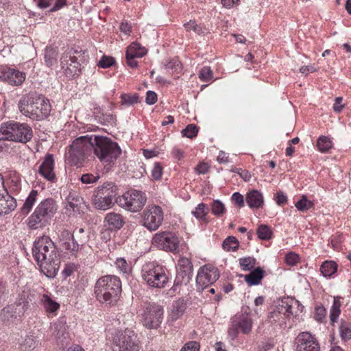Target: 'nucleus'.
Segmentation results:
<instances>
[{
	"instance_id": "nucleus-1",
	"label": "nucleus",
	"mask_w": 351,
	"mask_h": 351,
	"mask_svg": "<svg viewBox=\"0 0 351 351\" xmlns=\"http://www.w3.org/2000/svg\"><path fill=\"white\" fill-rule=\"evenodd\" d=\"M93 150L101 162H113L121 154L118 144L108 137L83 136L74 140L66 154V160L73 165H81Z\"/></svg>"
},
{
	"instance_id": "nucleus-2",
	"label": "nucleus",
	"mask_w": 351,
	"mask_h": 351,
	"mask_svg": "<svg viewBox=\"0 0 351 351\" xmlns=\"http://www.w3.org/2000/svg\"><path fill=\"white\" fill-rule=\"evenodd\" d=\"M32 254L45 275L53 278L57 274L60 263L59 254L49 237L43 236L34 241Z\"/></svg>"
},
{
	"instance_id": "nucleus-3",
	"label": "nucleus",
	"mask_w": 351,
	"mask_h": 351,
	"mask_svg": "<svg viewBox=\"0 0 351 351\" xmlns=\"http://www.w3.org/2000/svg\"><path fill=\"white\" fill-rule=\"evenodd\" d=\"M21 112L32 119L41 120L47 118L51 112L49 99L36 93L23 96L19 103Z\"/></svg>"
},
{
	"instance_id": "nucleus-4",
	"label": "nucleus",
	"mask_w": 351,
	"mask_h": 351,
	"mask_svg": "<svg viewBox=\"0 0 351 351\" xmlns=\"http://www.w3.org/2000/svg\"><path fill=\"white\" fill-rule=\"evenodd\" d=\"M121 292V283L115 276L108 275L97 280L95 286V294L101 303L111 304L117 300Z\"/></svg>"
},
{
	"instance_id": "nucleus-5",
	"label": "nucleus",
	"mask_w": 351,
	"mask_h": 351,
	"mask_svg": "<svg viewBox=\"0 0 351 351\" xmlns=\"http://www.w3.org/2000/svg\"><path fill=\"white\" fill-rule=\"evenodd\" d=\"M57 209L58 205L53 199L47 198L41 201L27 219L29 228L36 230L46 226Z\"/></svg>"
},
{
	"instance_id": "nucleus-6",
	"label": "nucleus",
	"mask_w": 351,
	"mask_h": 351,
	"mask_svg": "<svg viewBox=\"0 0 351 351\" xmlns=\"http://www.w3.org/2000/svg\"><path fill=\"white\" fill-rule=\"evenodd\" d=\"M33 136L32 128L25 123L8 122L0 128V141H12L23 143L29 141Z\"/></svg>"
},
{
	"instance_id": "nucleus-7",
	"label": "nucleus",
	"mask_w": 351,
	"mask_h": 351,
	"mask_svg": "<svg viewBox=\"0 0 351 351\" xmlns=\"http://www.w3.org/2000/svg\"><path fill=\"white\" fill-rule=\"evenodd\" d=\"M141 276L147 285L152 288H164L169 282L165 268L154 263L144 265L141 270Z\"/></svg>"
},
{
	"instance_id": "nucleus-8",
	"label": "nucleus",
	"mask_w": 351,
	"mask_h": 351,
	"mask_svg": "<svg viewBox=\"0 0 351 351\" xmlns=\"http://www.w3.org/2000/svg\"><path fill=\"white\" fill-rule=\"evenodd\" d=\"M118 204L123 208L132 213L142 210L147 202V197L141 191L132 189L128 191L117 199Z\"/></svg>"
},
{
	"instance_id": "nucleus-9",
	"label": "nucleus",
	"mask_w": 351,
	"mask_h": 351,
	"mask_svg": "<svg viewBox=\"0 0 351 351\" xmlns=\"http://www.w3.org/2000/svg\"><path fill=\"white\" fill-rule=\"evenodd\" d=\"M115 351H139L137 336L133 330L119 331L113 337Z\"/></svg>"
},
{
	"instance_id": "nucleus-10",
	"label": "nucleus",
	"mask_w": 351,
	"mask_h": 351,
	"mask_svg": "<svg viewBox=\"0 0 351 351\" xmlns=\"http://www.w3.org/2000/svg\"><path fill=\"white\" fill-rule=\"evenodd\" d=\"M162 315L163 309L161 306L155 303H147L142 314V324L149 329L157 328L162 322Z\"/></svg>"
},
{
	"instance_id": "nucleus-11",
	"label": "nucleus",
	"mask_w": 351,
	"mask_h": 351,
	"mask_svg": "<svg viewBox=\"0 0 351 351\" xmlns=\"http://www.w3.org/2000/svg\"><path fill=\"white\" fill-rule=\"evenodd\" d=\"M164 214L160 206L149 205L143 215V225L149 230H156L162 224Z\"/></svg>"
},
{
	"instance_id": "nucleus-12",
	"label": "nucleus",
	"mask_w": 351,
	"mask_h": 351,
	"mask_svg": "<svg viewBox=\"0 0 351 351\" xmlns=\"http://www.w3.org/2000/svg\"><path fill=\"white\" fill-rule=\"evenodd\" d=\"M152 243L160 250L175 252L178 249L180 241L174 233L165 231L156 233L152 238Z\"/></svg>"
},
{
	"instance_id": "nucleus-13",
	"label": "nucleus",
	"mask_w": 351,
	"mask_h": 351,
	"mask_svg": "<svg viewBox=\"0 0 351 351\" xmlns=\"http://www.w3.org/2000/svg\"><path fill=\"white\" fill-rule=\"evenodd\" d=\"M219 278V272L217 267L211 265L202 267L196 277L197 288L204 290L206 287L214 283Z\"/></svg>"
},
{
	"instance_id": "nucleus-14",
	"label": "nucleus",
	"mask_w": 351,
	"mask_h": 351,
	"mask_svg": "<svg viewBox=\"0 0 351 351\" xmlns=\"http://www.w3.org/2000/svg\"><path fill=\"white\" fill-rule=\"evenodd\" d=\"M252 321L247 315H236L232 319L228 335L234 339L239 334V329H241L243 334H249L252 330Z\"/></svg>"
},
{
	"instance_id": "nucleus-15",
	"label": "nucleus",
	"mask_w": 351,
	"mask_h": 351,
	"mask_svg": "<svg viewBox=\"0 0 351 351\" xmlns=\"http://www.w3.org/2000/svg\"><path fill=\"white\" fill-rule=\"evenodd\" d=\"M295 351H320L316 337L308 332H300L295 339Z\"/></svg>"
},
{
	"instance_id": "nucleus-16",
	"label": "nucleus",
	"mask_w": 351,
	"mask_h": 351,
	"mask_svg": "<svg viewBox=\"0 0 351 351\" xmlns=\"http://www.w3.org/2000/svg\"><path fill=\"white\" fill-rule=\"evenodd\" d=\"M88 234L84 228H75L73 232L72 242L64 243V250L75 254L79 251L80 247H83L88 242Z\"/></svg>"
},
{
	"instance_id": "nucleus-17",
	"label": "nucleus",
	"mask_w": 351,
	"mask_h": 351,
	"mask_svg": "<svg viewBox=\"0 0 351 351\" xmlns=\"http://www.w3.org/2000/svg\"><path fill=\"white\" fill-rule=\"evenodd\" d=\"M0 79L10 85L19 86L24 82L25 75L14 69L3 67L0 71Z\"/></svg>"
},
{
	"instance_id": "nucleus-18",
	"label": "nucleus",
	"mask_w": 351,
	"mask_h": 351,
	"mask_svg": "<svg viewBox=\"0 0 351 351\" xmlns=\"http://www.w3.org/2000/svg\"><path fill=\"white\" fill-rule=\"evenodd\" d=\"M62 68L64 69L65 73L69 77H74L78 75L80 71V63L75 56L69 53H64L60 59Z\"/></svg>"
},
{
	"instance_id": "nucleus-19",
	"label": "nucleus",
	"mask_w": 351,
	"mask_h": 351,
	"mask_svg": "<svg viewBox=\"0 0 351 351\" xmlns=\"http://www.w3.org/2000/svg\"><path fill=\"white\" fill-rule=\"evenodd\" d=\"M54 160L53 155L47 154L45 158L44 161L40 165L38 169V172L47 180H53L55 178V173L53 171Z\"/></svg>"
},
{
	"instance_id": "nucleus-20",
	"label": "nucleus",
	"mask_w": 351,
	"mask_h": 351,
	"mask_svg": "<svg viewBox=\"0 0 351 351\" xmlns=\"http://www.w3.org/2000/svg\"><path fill=\"white\" fill-rule=\"evenodd\" d=\"M16 207V199L8 194L7 190L0 196V213L7 214Z\"/></svg>"
},
{
	"instance_id": "nucleus-21",
	"label": "nucleus",
	"mask_w": 351,
	"mask_h": 351,
	"mask_svg": "<svg viewBox=\"0 0 351 351\" xmlns=\"http://www.w3.org/2000/svg\"><path fill=\"white\" fill-rule=\"evenodd\" d=\"M245 200L247 205L252 208H261L264 204L263 194L258 190L248 192Z\"/></svg>"
},
{
	"instance_id": "nucleus-22",
	"label": "nucleus",
	"mask_w": 351,
	"mask_h": 351,
	"mask_svg": "<svg viewBox=\"0 0 351 351\" xmlns=\"http://www.w3.org/2000/svg\"><path fill=\"white\" fill-rule=\"evenodd\" d=\"M113 199V197L95 193L92 198V202L96 208L107 210L112 206Z\"/></svg>"
},
{
	"instance_id": "nucleus-23",
	"label": "nucleus",
	"mask_w": 351,
	"mask_h": 351,
	"mask_svg": "<svg viewBox=\"0 0 351 351\" xmlns=\"http://www.w3.org/2000/svg\"><path fill=\"white\" fill-rule=\"evenodd\" d=\"M192 275V273H186V271H177V274L171 289L173 291H177L178 287L186 285L190 282Z\"/></svg>"
},
{
	"instance_id": "nucleus-24",
	"label": "nucleus",
	"mask_w": 351,
	"mask_h": 351,
	"mask_svg": "<svg viewBox=\"0 0 351 351\" xmlns=\"http://www.w3.org/2000/svg\"><path fill=\"white\" fill-rule=\"evenodd\" d=\"M41 304L48 313L55 314L60 308V304L52 300L48 295L43 294L40 298Z\"/></svg>"
},
{
	"instance_id": "nucleus-25",
	"label": "nucleus",
	"mask_w": 351,
	"mask_h": 351,
	"mask_svg": "<svg viewBox=\"0 0 351 351\" xmlns=\"http://www.w3.org/2000/svg\"><path fill=\"white\" fill-rule=\"evenodd\" d=\"M66 209L69 211H79L80 205L83 203V198L75 193H70L67 197Z\"/></svg>"
},
{
	"instance_id": "nucleus-26",
	"label": "nucleus",
	"mask_w": 351,
	"mask_h": 351,
	"mask_svg": "<svg viewBox=\"0 0 351 351\" xmlns=\"http://www.w3.org/2000/svg\"><path fill=\"white\" fill-rule=\"evenodd\" d=\"M106 221L108 223L110 228L120 229L124 224L123 217L118 213H110L105 217Z\"/></svg>"
},
{
	"instance_id": "nucleus-27",
	"label": "nucleus",
	"mask_w": 351,
	"mask_h": 351,
	"mask_svg": "<svg viewBox=\"0 0 351 351\" xmlns=\"http://www.w3.org/2000/svg\"><path fill=\"white\" fill-rule=\"evenodd\" d=\"M263 278V270L258 267L254 271H251L249 274L245 275V280L250 285H258Z\"/></svg>"
},
{
	"instance_id": "nucleus-28",
	"label": "nucleus",
	"mask_w": 351,
	"mask_h": 351,
	"mask_svg": "<svg viewBox=\"0 0 351 351\" xmlns=\"http://www.w3.org/2000/svg\"><path fill=\"white\" fill-rule=\"evenodd\" d=\"M95 193L114 198L117 195V190L112 182H106L103 185L97 187Z\"/></svg>"
},
{
	"instance_id": "nucleus-29",
	"label": "nucleus",
	"mask_w": 351,
	"mask_h": 351,
	"mask_svg": "<svg viewBox=\"0 0 351 351\" xmlns=\"http://www.w3.org/2000/svg\"><path fill=\"white\" fill-rule=\"evenodd\" d=\"M37 196L38 191L36 190H32L21 208L22 214L27 215L31 211L33 206L37 200Z\"/></svg>"
},
{
	"instance_id": "nucleus-30",
	"label": "nucleus",
	"mask_w": 351,
	"mask_h": 351,
	"mask_svg": "<svg viewBox=\"0 0 351 351\" xmlns=\"http://www.w3.org/2000/svg\"><path fill=\"white\" fill-rule=\"evenodd\" d=\"M192 214L195 218L205 223H208L209 221L207 217L208 207L204 203L199 204L195 209L192 211Z\"/></svg>"
},
{
	"instance_id": "nucleus-31",
	"label": "nucleus",
	"mask_w": 351,
	"mask_h": 351,
	"mask_svg": "<svg viewBox=\"0 0 351 351\" xmlns=\"http://www.w3.org/2000/svg\"><path fill=\"white\" fill-rule=\"evenodd\" d=\"M186 309V304L182 300L176 302L173 305L171 313L169 314L170 318L172 320H176L180 318L184 313Z\"/></svg>"
},
{
	"instance_id": "nucleus-32",
	"label": "nucleus",
	"mask_w": 351,
	"mask_h": 351,
	"mask_svg": "<svg viewBox=\"0 0 351 351\" xmlns=\"http://www.w3.org/2000/svg\"><path fill=\"white\" fill-rule=\"evenodd\" d=\"M341 339L346 341L351 339V322L341 319L339 326Z\"/></svg>"
},
{
	"instance_id": "nucleus-33",
	"label": "nucleus",
	"mask_w": 351,
	"mask_h": 351,
	"mask_svg": "<svg viewBox=\"0 0 351 351\" xmlns=\"http://www.w3.org/2000/svg\"><path fill=\"white\" fill-rule=\"evenodd\" d=\"M337 270V265L334 261H326L320 267V271L325 277H330Z\"/></svg>"
},
{
	"instance_id": "nucleus-34",
	"label": "nucleus",
	"mask_w": 351,
	"mask_h": 351,
	"mask_svg": "<svg viewBox=\"0 0 351 351\" xmlns=\"http://www.w3.org/2000/svg\"><path fill=\"white\" fill-rule=\"evenodd\" d=\"M340 307H341V302L339 301V298L335 297L334 301H333V304L330 311V324L332 326L337 322V320L340 315V313H341Z\"/></svg>"
},
{
	"instance_id": "nucleus-35",
	"label": "nucleus",
	"mask_w": 351,
	"mask_h": 351,
	"mask_svg": "<svg viewBox=\"0 0 351 351\" xmlns=\"http://www.w3.org/2000/svg\"><path fill=\"white\" fill-rule=\"evenodd\" d=\"M222 247L226 251H236L239 247V241L233 236L228 237L223 242Z\"/></svg>"
},
{
	"instance_id": "nucleus-36",
	"label": "nucleus",
	"mask_w": 351,
	"mask_h": 351,
	"mask_svg": "<svg viewBox=\"0 0 351 351\" xmlns=\"http://www.w3.org/2000/svg\"><path fill=\"white\" fill-rule=\"evenodd\" d=\"M317 147L322 153L327 152L332 147V142L329 138L322 136L317 141Z\"/></svg>"
},
{
	"instance_id": "nucleus-37",
	"label": "nucleus",
	"mask_w": 351,
	"mask_h": 351,
	"mask_svg": "<svg viewBox=\"0 0 351 351\" xmlns=\"http://www.w3.org/2000/svg\"><path fill=\"white\" fill-rule=\"evenodd\" d=\"M269 322L271 324H275L278 322V324L280 328H283L285 326L286 323L284 321V316L279 311H274L271 312L268 316Z\"/></svg>"
},
{
	"instance_id": "nucleus-38",
	"label": "nucleus",
	"mask_w": 351,
	"mask_h": 351,
	"mask_svg": "<svg viewBox=\"0 0 351 351\" xmlns=\"http://www.w3.org/2000/svg\"><path fill=\"white\" fill-rule=\"evenodd\" d=\"M177 271H186V273L193 274V264L189 258L181 257L178 260Z\"/></svg>"
},
{
	"instance_id": "nucleus-39",
	"label": "nucleus",
	"mask_w": 351,
	"mask_h": 351,
	"mask_svg": "<svg viewBox=\"0 0 351 351\" xmlns=\"http://www.w3.org/2000/svg\"><path fill=\"white\" fill-rule=\"evenodd\" d=\"M211 211L217 217H221L226 212L224 204L219 200H214L211 205Z\"/></svg>"
},
{
	"instance_id": "nucleus-40",
	"label": "nucleus",
	"mask_w": 351,
	"mask_h": 351,
	"mask_svg": "<svg viewBox=\"0 0 351 351\" xmlns=\"http://www.w3.org/2000/svg\"><path fill=\"white\" fill-rule=\"evenodd\" d=\"M297 209L301 212H305L313 206V203L307 199L306 195H302L300 200L295 204Z\"/></svg>"
},
{
	"instance_id": "nucleus-41",
	"label": "nucleus",
	"mask_w": 351,
	"mask_h": 351,
	"mask_svg": "<svg viewBox=\"0 0 351 351\" xmlns=\"http://www.w3.org/2000/svg\"><path fill=\"white\" fill-rule=\"evenodd\" d=\"M3 319L5 321H11L13 319L16 318V308L14 306H8L4 307L1 310V313Z\"/></svg>"
},
{
	"instance_id": "nucleus-42",
	"label": "nucleus",
	"mask_w": 351,
	"mask_h": 351,
	"mask_svg": "<svg viewBox=\"0 0 351 351\" xmlns=\"http://www.w3.org/2000/svg\"><path fill=\"white\" fill-rule=\"evenodd\" d=\"M256 259L253 257H245L239 259V265L244 271H250L254 267Z\"/></svg>"
},
{
	"instance_id": "nucleus-43",
	"label": "nucleus",
	"mask_w": 351,
	"mask_h": 351,
	"mask_svg": "<svg viewBox=\"0 0 351 351\" xmlns=\"http://www.w3.org/2000/svg\"><path fill=\"white\" fill-rule=\"evenodd\" d=\"M57 53L51 47H47L45 51V59L47 66H52L56 61Z\"/></svg>"
},
{
	"instance_id": "nucleus-44",
	"label": "nucleus",
	"mask_w": 351,
	"mask_h": 351,
	"mask_svg": "<svg viewBox=\"0 0 351 351\" xmlns=\"http://www.w3.org/2000/svg\"><path fill=\"white\" fill-rule=\"evenodd\" d=\"M257 234L261 240H268L271 239L272 232L266 225H261L257 230Z\"/></svg>"
},
{
	"instance_id": "nucleus-45",
	"label": "nucleus",
	"mask_w": 351,
	"mask_h": 351,
	"mask_svg": "<svg viewBox=\"0 0 351 351\" xmlns=\"http://www.w3.org/2000/svg\"><path fill=\"white\" fill-rule=\"evenodd\" d=\"M181 132L183 136L193 138L197 135L198 128L194 124H189Z\"/></svg>"
},
{
	"instance_id": "nucleus-46",
	"label": "nucleus",
	"mask_w": 351,
	"mask_h": 351,
	"mask_svg": "<svg viewBox=\"0 0 351 351\" xmlns=\"http://www.w3.org/2000/svg\"><path fill=\"white\" fill-rule=\"evenodd\" d=\"M199 77L202 81L208 82L212 80L213 72L209 66H204L201 69L199 73Z\"/></svg>"
},
{
	"instance_id": "nucleus-47",
	"label": "nucleus",
	"mask_w": 351,
	"mask_h": 351,
	"mask_svg": "<svg viewBox=\"0 0 351 351\" xmlns=\"http://www.w3.org/2000/svg\"><path fill=\"white\" fill-rule=\"evenodd\" d=\"M121 98L122 104L132 105L138 102V95L137 94H124L121 95Z\"/></svg>"
},
{
	"instance_id": "nucleus-48",
	"label": "nucleus",
	"mask_w": 351,
	"mask_h": 351,
	"mask_svg": "<svg viewBox=\"0 0 351 351\" xmlns=\"http://www.w3.org/2000/svg\"><path fill=\"white\" fill-rule=\"evenodd\" d=\"M100 178L99 174L93 175L92 173L83 174L81 177V181L84 184H93Z\"/></svg>"
},
{
	"instance_id": "nucleus-49",
	"label": "nucleus",
	"mask_w": 351,
	"mask_h": 351,
	"mask_svg": "<svg viewBox=\"0 0 351 351\" xmlns=\"http://www.w3.org/2000/svg\"><path fill=\"white\" fill-rule=\"evenodd\" d=\"M126 53L136 54L141 53L142 57L144 54H145L146 51L144 48H141L138 43H133L128 47Z\"/></svg>"
},
{
	"instance_id": "nucleus-50",
	"label": "nucleus",
	"mask_w": 351,
	"mask_h": 351,
	"mask_svg": "<svg viewBox=\"0 0 351 351\" xmlns=\"http://www.w3.org/2000/svg\"><path fill=\"white\" fill-rule=\"evenodd\" d=\"M72 237H73V234H71L67 230L64 229L60 232V234L58 235V238L60 239V241L61 242V245L63 249H64V243L72 242Z\"/></svg>"
},
{
	"instance_id": "nucleus-51",
	"label": "nucleus",
	"mask_w": 351,
	"mask_h": 351,
	"mask_svg": "<svg viewBox=\"0 0 351 351\" xmlns=\"http://www.w3.org/2000/svg\"><path fill=\"white\" fill-rule=\"evenodd\" d=\"M165 69L169 71H178L181 69L180 62L178 59H173L165 64Z\"/></svg>"
},
{
	"instance_id": "nucleus-52",
	"label": "nucleus",
	"mask_w": 351,
	"mask_h": 351,
	"mask_svg": "<svg viewBox=\"0 0 351 351\" xmlns=\"http://www.w3.org/2000/svg\"><path fill=\"white\" fill-rule=\"evenodd\" d=\"M115 264L117 267L123 274L128 273L130 269L127 261L123 258H117Z\"/></svg>"
},
{
	"instance_id": "nucleus-53",
	"label": "nucleus",
	"mask_w": 351,
	"mask_h": 351,
	"mask_svg": "<svg viewBox=\"0 0 351 351\" xmlns=\"http://www.w3.org/2000/svg\"><path fill=\"white\" fill-rule=\"evenodd\" d=\"M300 260L299 255L294 252H289L285 256V262L288 265H295Z\"/></svg>"
},
{
	"instance_id": "nucleus-54",
	"label": "nucleus",
	"mask_w": 351,
	"mask_h": 351,
	"mask_svg": "<svg viewBox=\"0 0 351 351\" xmlns=\"http://www.w3.org/2000/svg\"><path fill=\"white\" fill-rule=\"evenodd\" d=\"M115 62L114 59L110 56H104L99 60L98 65L102 68H108Z\"/></svg>"
},
{
	"instance_id": "nucleus-55",
	"label": "nucleus",
	"mask_w": 351,
	"mask_h": 351,
	"mask_svg": "<svg viewBox=\"0 0 351 351\" xmlns=\"http://www.w3.org/2000/svg\"><path fill=\"white\" fill-rule=\"evenodd\" d=\"M162 174V167L159 162H156L152 170V177L154 180H160Z\"/></svg>"
},
{
	"instance_id": "nucleus-56",
	"label": "nucleus",
	"mask_w": 351,
	"mask_h": 351,
	"mask_svg": "<svg viewBox=\"0 0 351 351\" xmlns=\"http://www.w3.org/2000/svg\"><path fill=\"white\" fill-rule=\"evenodd\" d=\"M125 56L128 66H130L132 68H134L137 66V62L134 59L135 58H141V54L126 53Z\"/></svg>"
},
{
	"instance_id": "nucleus-57",
	"label": "nucleus",
	"mask_w": 351,
	"mask_h": 351,
	"mask_svg": "<svg viewBox=\"0 0 351 351\" xmlns=\"http://www.w3.org/2000/svg\"><path fill=\"white\" fill-rule=\"evenodd\" d=\"M199 345L196 341H190L184 345L180 351H199Z\"/></svg>"
},
{
	"instance_id": "nucleus-58",
	"label": "nucleus",
	"mask_w": 351,
	"mask_h": 351,
	"mask_svg": "<svg viewBox=\"0 0 351 351\" xmlns=\"http://www.w3.org/2000/svg\"><path fill=\"white\" fill-rule=\"evenodd\" d=\"M275 199L277 204L279 206H282L287 202V197L281 191L276 193Z\"/></svg>"
},
{
	"instance_id": "nucleus-59",
	"label": "nucleus",
	"mask_w": 351,
	"mask_h": 351,
	"mask_svg": "<svg viewBox=\"0 0 351 351\" xmlns=\"http://www.w3.org/2000/svg\"><path fill=\"white\" fill-rule=\"evenodd\" d=\"M145 101L149 105L154 104L157 101V95L152 90L147 92Z\"/></svg>"
},
{
	"instance_id": "nucleus-60",
	"label": "nucleus",
	"mask_w": 351,
	"mask_h": 351,
	"mask_svg": "<svg viewBox=\"0 0 351 351\" xmlns=\"http://www.w3.org/2000/svg\"><path fill=\"white\" fill-rule=\"evenodd\" d=\"M55 329L57 332L54 335L56 337L59 338L61 335L62 336L64 335V332L66 330V326L62 323L56 324Z\"/></svg>"
},
{
	"instance_id": "nucleus-61",
	"label": "nucleus",
	"mask_w": 351,
	"mask_h": 351,
	"mask_svg": "<svg viewBox=\"0 0 351 351\" xmlns=\"http://www.w3.org/2000/svg\"><path fill=\"white\" fill-rule=\"evenodd\" d=\"M342 100H343V99L341 97H336V99L335 100V104L333 106V110L335 112L339 113V112H341V110L343 109L344 105L341 104Z\"/></svg>"
},
{
	"instance_id": "nucleus-62",
	"label": "nucleus",
	"mask_w": 351,
	"mask_h": 351,
	"mask_svg": "<svg viewBox=\"0 0 351 351\" xmlns=\"http://www.w3.org/2000/svg\"><path fill=\"white\" fill-rule=\"evenodd\" d=\"M232 199L240 207L244 206L243 196L242 195H241L239 193H233V195L232 196Z\"/></svg>"
},
{
	"instance_id": "nucleus-63",
	"label": "nucleus",
	"mask_w": 351,
	"mask_h": 351,
	"mask_svg": "<svg viewBox=\"0 0 351 351\" xmlns=\"http://www.w3.org/2000/svg\"><path fill=\"white\" fill-rule=\"evenodd\" d=\"M240 0H221V3L226 8L230 9L239 4Z\"/></svg>"
},
{
	"instance_id": "nucleus-64",
	"label": "nucleus",
	"mask_w": 351,
	"mask_h": 351,
	"mask_svg": "<svg viewBox=\"0 0 351 351\" xmlns=\"http://www.w3.org/2000/svg\"><path fill=\"white\" fill-rule=\"evenodd\" d=\"M184 27L187 31L193 30L197 32L198 25L195 21H190L189 22L184 25Z\"/></svg>"
}]
</instances>
